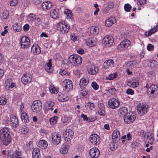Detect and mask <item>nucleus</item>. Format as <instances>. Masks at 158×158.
Returning a JSON list of instances; mask_svg holds the SVG:
<instances>
[{"mask_svg":"<svg viewBox=\"0 0 158 158\" xmlns=\"http://www.w3.org/2000/svg\"><path fill=\"white\" fill-rule=\"evenodd\" d=\"M69 59L72 64L74 66L80 64L82 61L81 57L76 54L70 55L69 57Z\"/></svg>","mask_w":158,"mask_h":158,"instance_id":"1","label":"nucleus"},{"mask_svg":"<svg viewBox=\"0 0 158 158\" xmlns=\"http://www.w3.org/2000/svg\"><path fill=\"white\" fill-rule=\"evenodd\" d=\"M74 132L71 129H66L63 134V136L65 141L67 142L66 143L67 146L71 144V139L73 138Z\"/></svg>","mask_w":158,"mask_h":158,"instance_id":"2","label":"nucleus"},{"mask_svg":"<svg viewBox=\"0 0 158 158\" xmlns=\"http://www.w3.org/2000/svg\"><path fill=\"white\" fill-rule=\"evenodd\" d=\"M42 107L41 102L39 100H35L33 102L31 108L34 112L37 113L40 112Z\"/></svg>","mask_w":158,"mask_h":158,"instance_id":"3","label":"nucleus"},{"mask_svg":"<svg viewBox=\"0 0 158 158\" xmlns=\"http://www.w3.org/2000/svg\"><path fill=\"white\" fill-rule=\"evenodd\" d=\"M58 30L60 31L67 33L69 30L70 26L65 22H62L58 23L57 26Z\"/></svg>","mask_w":158,"mask_h":158,"instance_id":"4","label":"nucleus"},{"mask_svg":"<svg viewBox=\"0 0 158 158\" xmlns=\"http://www.w3.org/2000/svg\"><path fill=\"white\" fill-rule=\"evenodd\" d=\"M20 44L21 48H27L30 45V40L27 36H22L20 39Z\"/></svg>","mask_w":158,"mask_h":158,"instance_id":"5","label":"nucleus"},{"mask_svg":"<svg viewBox=\"0 0 158 158\" xmlns=\"http://www.w3.org/2000/svg\"><path fill=\"white\" fill-rule=\"evenodd\" d=\"M147 94L148 95H153V97L158 94V87L156 84H153L150 85L148 88Z\"/></svg>","mask_w":158,"mask_h":158,"instance_id":"6","label":"nucleus"},{"mask_svg":"<svg viewBox=\"0 0 158 158\" xmlns=\"http://www.w3.org/2000/svg\"><path fill=\"white\" fill-rule=\"evenodd\" d=\"M136 118V114L131 112H129L124 118L125 123L127 124H130L133 123Z\"/></svg>","mask_w":158,"mask_h":158,"instance_id":"7","label":"nucleus"},{"mask_svg":"<svg viewBox=\"0 0 158 158\" xmlns=\"http://www.w3.org/2000/svg\"><path fill=\"white\" fill-rule=\"evenodd\" d=\"M120 104V102L118 99L114 98H112L109 100L108 102V105L110 108L115 109L118 107Z\"/></svg>","mask_w":158,"mask_h":158,"instance_id":"8","label":"nucleus"},{"mask_svg":"<svg viewBox=\"0 0 158 158\" xmlns=\"http://www.w3.org/2000/svg\"><path fill=\"white\" fill-rule=\"evenodd\" d=\"M131 42L128 40H126L122 41L118 46V49L120 51L126 50L130 45Z\"/></svg>","mask_w":158,"mask_h":158,"instance_id":"9","label":"nucleus"},{"mask_svg":"<svg viewBox=\"0 0 158 158\" xmlns=\"http://www.w3.org/2000/svg\"><path fill=\"white\" fill-rule=\"evenodd\" d=\"M114 42L113 37L110 35L106 36L103 39L102 42L106 46L110 47Z\"/></svg>","mask_w":158,"mask_h":158,"instance_id":"10","label":"nucleus"},{"mask_svg":"<svg viewBox=\"0 0 158 158\" xmlns=\"http://www.w3.org/2000/svg\"><path fill=\"white\" fill-rule=\"evenodd\" d=\"M87 70L89 74L91 75H94L96 74L98 72V69L93 64L88 65L87 68Z\"/></svg>","mask_w":158,"mask_h":158,"instance_id":"11","label":"nucleus"},{"mask_svg":"<svg viewBox=\"0 0 158 158\" xmlns=\"http://www.w3.org/2000/svg\"><path fill=\"white\" fill-rule=\"evenodd\" d=\"M52 143L54 145H58L61 141V136L57 133H52Z\"/></svg>","mask_w":158,"mask_h":158,"instance_id":"12","label":"nucleus"},{"mask_svg":"<svg viewBox=\"0 0 158 158\" xmlns=\"http://www.w3.org/2000/svg\"><path fill=\"white\" fill-rule=\"evenodd\" d=\"M90 141L94 145H97L100 143V139L99 136L96 134H93L90 135Z\"/></svg>","mask_w":158,"mask_h":158,"instance_id":"13","label":"nucleus"},{"mask_svg":"<svg viewBox=\"0 0 158 158\" xmlns=\"http://www.w3.org/2000/svg\"><path fill=\"white\" fill-rule=\"evenodd\" d=\"M89 154L91 158H97L100 154V151L97 148H93L89 150Z\"/></svg>","mask_w":158,"mask_h":158,"instance_id":"14","label":"nucleus"},{"mask_svg":"<svg viewBox=\"0 0 158 158\" xmlns=\"http://www.w3.org/2000/svg\"><path fill=\"white\" fill-rule=\"evenodd\" d=\"M62 85L67 90H69L73 88L72 82L69 79L65 80L63 82Z\"/></svg>","mask_w":158,"mask_h":158,"instance_id":"15","label":"nucleus"},{"mask_svg":"<svg viewBox=\"0 0 158 158\" xmlns=\"http://www.w3.org/2000/svg\"><path fill=\"white\" fill-rule=\"evenodd\" d=\"M148 107V105L146 104H143L139 106L137 109L139 114L141 115H143L147 113Z\"/></svg>","mask_w":158,"mask_h":158,"instance_id":"16","label":"nucleus"},{"mask_svg":"<svg viewBox=\"0 0 158 158\" xmlns=\"http://www.w3.org/2000/svg\"><path fill=\"white\" fill-rule=\"evenodd\" d=\"M52 3L50 1H46L43 2L41 4L42 10L45 11L49 10L52 6Z\"/></svg>","mask_w":158,"mask_h":158,"instance_id":"17","label":"nucleus"},{"mask_svg":"<svg viewBox=\"0 0 158 158\" xmlns=\"http://www.w3.org/2000/svg\"><path fill=\"white\" fill-rule=\"evenodd\" d=\"M31 80L32 76L29 73L23 74L21 78V81L24 85L30 82Z\"/></svg>","mask_w":158,"mask_h":158,"instance_id":"18","label":"nucleus"},{"mask_svg":"<svg viewBox=\"0 0 158 158\" xmlns=\"http://www.w3.org/2000/svg\"><path fill=\"white\" fill-rule=\"evenodd\" d=\"M21 153L18 151H16L13 152H9L8 155V158H22Z\"/></svg>","mask_w":158,"mask_h":158,"instance_id":"19","label":"nucleus"},{"mask_svg":"<svg viewBox=\"0 0 158 158\" xmlns=\"http://www.w3.org/2000/svg\"><path fill=\"white\" fill-rule=\"evenodd\" d=\"M10 125L13 127H17L19 125L18 119L14 115L10 116Z\"/></svg>","mask_w":158,"mask_h":158,"instance_id":"20","label":"nucleus"},{"mask_svg":"<svg viewBox=\"0 0 158 158\" xmlns=\"http://www.w3.org/2000/svg\"><path fill=\"white\" fill-rule=\"evenodd\" d=\"M89 79L87 77L82 78L80 81V86L81 89L85 88L89 83Z\"/></svg>","mask_w":158,"mask_h":158,"instance_id":"21","label":"nucleus"},{"mask_svg":"<svg viewBox=\"0 0 158 158\" xmlns=\"http://www.w3.org/2000/svg\"><path fill=\"white\" fill-rule=\"evenodd\" d=\"M10 136L9 129L8 127H4L2 128L0 131V137L3 139L4 136L7 138L8 136Z\"/></svg>","mask_w":158,"mask_h":158,"instance_id":"22","label":"nucleus"},{"mask_svg":"<svg viewBox=\"0 0 158 158\" xmlns=\"http://www.w3.org/2000/svg\"><path fill=\"white\" fill-rule=\"evenodd\" d=\"M120 135L119 131L117 130H115L112 135V139L114 143L117 142L120 139Z\"/></svg>","mask_w":158,"mask_h":158,"instance_id":"23","label":"nucleus"},{"mask_svg":"<svg viewBox=\"0 0 158 158\" xmlns=\"http://www.w3.org/2000/svg\"><path fill=\"white\" fill-rule=\"evenodd\" d=\"M97 40L94 38H89L85 40V42L87 45L92 47L95 46L97 44Z\"/></svg>","mask_w":158,"mask_h":158,"instance_id":"24","label":"nucleus"},{"mask_svg":"<svg viewBox=\"0 0 158 158\" xmlns=\"http://www.w3.org/2000/svg\"><path fill=\"white\" fill-rule=\"evenodd\" d=\"M114 65V63L113 61L112 60H109L104 63L103 68L106 69L113 67Z\"/></svg>","mask_w":158,"mask_h":158,"instance_id":"25","label":"nucleus"},{"mask_svg":"<svg viewBox=\"0 0 158 158\" xmlns=\"http://www.w3.org/2000/svg\"><path fill=\"white\" fill-rule=\"evenodd\" d=\"M57 98L58 100L61 102L67 101L69 99L67 94H63L61 93H58Z\"/></svg>","mask_w":158,"mask_h":158,"instance_id":"26","label":"nucleus"},{"mask_svg":"<svg viewBox=\"0 0 158 158\" xmlns=\"http://www.w3.org/2000/svg\"><path fill=\"white\" fill-rule=\"evenodd\" d=\"M116 22L114 17H111L107 19L105 22V25L107 27H110Z\"/></svg>","mask_w":158,"mask_h":158,"instance_id":"27","label":"nucleus"},{"mask_svg":"<svg viewBox=\"0 0 158 158\" xmlns=\"http://www.w3.org/2000/svg\"><path fill=\"white\" fill-rule=\"evenodd\" d=\"M55 104V103L51 101L47 102L46 103V106H45V109L47 110H51V111L53 110V109L52 107Z\"/></svg>","mask_w":158,"mask_h":158,"instance_id":"28","label":"nucleus"},{"mask_svg":"<svg viewBox=\"0 0 158 158\" xmlns=\"http://www.w3.org/2000/svg\"><path fill=\"white\" fill-rule=\"evenodd\" d=\"M4 136V138L3 139L1 137H0V139L3 144L5 145L6 146L7 145L11 142V137L10 136H8L7 138L6 137H5V136Z\"/></svg>","mask_w":158,"mask_h":158,"instance_id":"29","label":"nucleus"},{"mask_svg":"<svg viewBox=\"0 0 158 158\" xmlns=\"http://www.w3.org/2000/svg\"><path fill=\"white\" fill-rule=\"evenodd\" d=\"M99 28L98 27L93 26L90 27V31L91 34L94 35H97L99 32Z\"/></svg>","mask_w":158,"mask_h":158,"instance_id":"30","label":"nucleus"},{"mask_svg":"<svg viewBox=\"0 0 158 158\" xmlns=\"http://www.w3.org/2000/svg\"><path fill=\"white\" fill-rule=\"evenodd\" d=\"M31 51L34 54H39L41 52L40 48L38 45H33L31 48Z\"/></svg>","mask_w":158,"mask_h":158,"instance_id":"31","label":"nucleus"},{"mask_svg":"<svg viewBox=\"0 0 158 158\" xmlns=\"http://www.w3.org/2000/svg\"><path fill=\"white\" fill-rule=\"evenodd\" d=\"M127 85L130 87L135 88L139 85V82L136 80L130 81L127 83Z\"/></svg>","mask_w":158,"mask_h":158,"instance_id":"32","label":"nucleus"},{"mask_svg":"<svg viewBox=\"0 0 158 158\" xmlns=\"http://www.w3.org/2000/svg\"><path fill=\"white\" fill-rule=\"evenodd\" d=\"M158 31V25H156L152 29L148 31V32H145V34L147 36H149Z\"/></svg>","mask_w":158,"mask_h":158,"instance_id":"33","label":"nucleus"},{"mask_svg":"<svg viewBox=\"0 0 158 158\" xmlns=\"http://www.w3.org/2000/svg\"><path fill=\"white\" fill-rule=\"evenodd\" d=\"M33 158H39L40 155V149L37 148H35L32 152Z\"/></svg>","mask_w":158,"mask_h":158,"instance_id":"34","label":"nucleus"},{"mask_svg":"<svg viewBox=\"0 0 158 158\" xmlns=\"http://www.w3.org/2000/svg\"><path fill=\"white\" fill-rule=\"evenodd\" d=\"M50 16L54 19H56L58 17L59 14L55 9H52L50 11Z\"/></svg>","mask_w":158,"mask_h":158,"instance_id":"35","label":"nucleus"},{"mask_svg":"<svg viewBox=\"0 0 158 158\" xmlns=\"http://www.w3.org/2000/svg\"><path fill=\"white\" fill-rule=\"evenodd\" d=\"M22 120L23 122L26 123L29 122V119L27 114L24 111L21 114Z\"/></svg>","mask_w":158,"mask_h":158,"instance_id":"36","label":"nucleus"},{"mask_svg":"<svg viewBox=\"0 0 158 158\" xmlns=\"http://www.w3.org/2000/svg\"><path fill=\"white\" fill-rule=\"evenodd\" d=\"M39 147L42 149H45L48 146L47 142L44 140H40L39 142Z\"/></svg>","mask_w":158,"mask_h":158,"instance_id":"37","label":"nucleus"},{"mask_svg":"<svg viewBox=\"0 0 158 158\" xmlns=\"http://www.w3.org/2000/svg\"><path fill=\"white\" fill-rule=\"evenodd\" d=\"M121 115L123 116V117H125L127 114H128V110L127 108L125 107H123L119 111Z\"/></svg>","mask_w":158,"mask_h":158,"instance_id":"38","label":"nucleus"},{"mask_svg":"<svg viewBox=\"0 0 158 158\" xmlns=\"http://www.w3.org/2000/svg\"><path fill=\"white\" fill-rule=\"evenodd\" d=\"M137 63L135 61H131L128 63L127 65L131 69H132L136 67Z\"/></svg>","mask_w":158,"mask_h":158,"instance_id":"39","label":"nucleus"},{"mask_svg":"<svg viewBox=\"0 0 158 158\" xmlns=\"http://www.w3.org/2000/svg\"><path fill=\"white\" fill-rule=\"evenodd\" d=\"M13 30L17 32H20L22 30V28L20 25L18 23H15L13 26Z\"/></svg>","mask_w":158,"mask_h":158,"instance_id":"40","label":"nucleus"},{"mask_svg":"<svg viewBox=\"0 0 158 158\" xmlns=\"http://www.w3.org/2000/svg\"><path fill=\"white\" fill-rule=\"evenodd\" d=\"M20 131L22 134L25 135L28 133L29 129L28 127L25 126H23L21 128Z\"/></svg>","mask_w":158,"mask_h":158,"instance_id":"41","label":"nucleus"},{"mask_svg":"<svg viewBox=\"0 0 158 158\" xmlns=\"http://www.w3.org/2000/svg\"><path fill=\"white\" fill-rule=\"evenodd\" d=\"M66 142L65 143V144ZM67 145L65 144L63 145L62 147L60 149V152L62 154H65L68 151V148L67 147Z\"/></svg>","mask_w":158,"mask_h":158,"instance_id":"42","label":"nucleus"},{"mask_svg":"<svg viewBox=\"0 0 158 158\" xmlns=\"http://www.w3.org/2000/svg\"><path fill=\"white\" fill-rule=\"evenodd\" d=\"M150 67L152 68H156L158 67V62L154 60H152L150 62Z\"/></svg>","mask_w":158,"mask_h":158,"instance_id":"43","label":"nucleus"},{"mask_svg":"<svg viewBox=\"0 0 158 158\" xmlns=\"http://www.w3.org/2000/svg\"><path fill=\"white\" fill-rule=\"evenodd\" d=\"M139 136L144 138H148V135H147L146 132L143 130H141L139 132Z\"/></svg>","mask_w":158,"mask_h":158,"instance_id":"44","label":"nucleus"},{"mask_svg":"<svg viewBox=\"0 0 158 158\" xmlns=\"http://www.w3.org/2000/svg\"><path fill=\"white\" fill-rule=\"evenodd\" d=\"M58 119L57 116H54L50 119V123L52 125H54L56 124L57 122Z\"/></svg>","mask_w":158,"mask_h":158,"instance_id":"45","label":"nucleus"},{"mask_svg":"<svg viewBox=\"0 0 158 158\" xmlns=\"http://www.w3.org/2000/svg\"><path fill=\"white\" fill-rule=\"evenodd\" d=\"M7 82L6 86L8 87V89H11L15 86V83L12 82L9 80H7Z\"/></svg>","mask_w":158,"mask_h":158,"instance_id":"46","label":"nucleus"},{"mask_svg":"<svg viewBox=\"0 0 158 158\" xmlns=\"http://www.w3.org/2000/svg\"><path fill=\"white\" fill-rule=\"evenodd\" d=\"M7 100L5 97L4 96H0V105H4L6 104Z\"/></svg>","mask_w":158,"mask_h":158,"instance_id":"47","label":"nucleus"},{"mask_svg":"<svg viewBox=\"0 0 158 158\" xmlns=\"http://www.w3.org/2000/svg\"><path fill=\"white\" fill-rule=\"evenodd\" d=\"M28 17V19H29V20L31 22L34 21L36 19V15L33 14H29Z\"/></svg>","mask_w":158,"mask_h":158,"instance_id":"48","label":"nucleus"},{"mask_svg":"<svg viewBox=\"0 0 158 158\" xmlns=\"http://www.w3.org/2000/svg\"><path fill=\"white\" fill-rule=\"evenodd\" d=\"M117 74L116 73H114L113 74H111L106 77V78L109 80H111L115 78Z\"/></svg>","mask_w":158,"mask_h":158,"instance_id":"49","label":"nucleus"},{"mask_svg":"<svg viewBox=\"0 0 158 158\" xmlns=\"http://www.w3.org/2000/svg\"><path fill=\"white\" fill-rule=\"evenodd\" d=\"M147 139H148V143L151 144H153L155 140L153 136L151 135L150 136H148V138Z\"/></svg>","mask_w":158,"mask_h":158,"instance_id":"50","label":"nucleus"},{"mask_svg":"<svg viewBox=\"0 0 158 158\" xmlns=\"http://www.w3.org/2000/svg\"><path fill=\"white\" fill-rule=\"evenodd\" d=\"M108 93L111 95H115L116 94V89L114 88L110 89L107 90Z\"/></svg>","mask_w":158,"mask_h":158,"instance_id":"51","label":"nucleus"},{"mask_svg":"<svg viewBox=\"0 0 158 158\" xmlns=\"http://www.w3.org/2000/svg\"><path fill=\"white\" fill-rule=\"evenodd\" d=\"M82 90H81V94L82 96H85L88 93V91L85 88L81 89Z\"/></svg>","mask_w":158,"mask_h":158,"instance_id":"52","label":"nucleus"},{"mask_svg":"<svg viewBox=\"0 0 158 158\" xmlns=\"http://www.w3.org/2000/svg\"><path fill=\"white\" fill-rule=\"evenodd\" d=\"M50 92L52 94H57L58 93V90L55 87H51L49 88Z\"/></svg>","mask_w":158,"mask_h":158,"instance_id":"53","label":"nucleus"},{"mask_svg":"<svg viewBox=\"0 0 158 158\" xmlns=\"http://www.w3.org/2000/svg\"><path fill=\"white\" fill-rule=\"evenodd\" d=\"M131 8V6L128 4H125L124 6L125 10L127 12L130 11Z\"/></svg>","mask_w":158,"mask_h":158,"instance_id":"54","label":"nucleus"},{"mask_svg":"<svg viewBox=\"0 0 158 158\" xmlns=\"http://www.w3.org/2000/svg\"><path fill=\"white\" fill-rule=\"evenodd\" d=\"M98 114L100 116H104L106 113L105 109L98 110Z\"/></svg>","mask_w":158,"mask_h":158,"instance_id":"55","label":"nucleus"},{"mask_svg":"<svg viewBox=\"0 0 158 158\" xmlns=\"http://www.w3.org/2000/svg\"><path fill=\"white\" fill-rule=\"evenodd\" d=\"M18 2L17 0H10V6H16Z\"/></svg>","mask_w":158,"mask_h":158,"instance_id":"56","label":"nucleus"},{"mask_svg":"<svg viewBox=\"0 0 158 158\" xmlns=\"http://www.w3.org/2000/svg\"><path fill=\"white\" fill-rule=\"evenodd\" d=\"M91 86L94 89L96 90L99 88V86L95 82H93L91 84Z\"/></svg>","mask_w":158,"mask_h":158,"instance_id":"57","label":"nucleus"},{"mask_svg":"<svg viewBox=\"0 0 158 158\" xmlns=\"http://www.w3.org/2000/svg\"><path fill=\"white\" fill-rule=\"evenodd\" d=\"M9 15V13L8 11L5 10L3 11L2 14V17L4 19H6Z\"/></svg>","mask_w":158,"mask_h":158,"instance_id":"58","label":"nucleus"},{"mask_svg":"<svg viewBox=\"0 0 158 158\" xmlns=\"http://www.w3.org/2000/svg\"><path fill=\"white\" fill-rule=\"evenodd\" d=\"M86 106L89 107L91 110H92L94 108V104L92 102H89L86 104Z\"/></svg>","mask_w":158,"mask_h":158,"instance_id":"59","label":"nucleus"},{"mask_svg":"<svg viewBox=\"0 0 158 158\" xmlns=\"http://www.w3.org/2000/svg\"><path fill=\"white\" fill-rule=\"evenodd\" d=\"M126 93L129 95H133L134 94V91L131 89H127Z\"/></svg>","mask_w":158,"mask_h":158,"instance_id":"60","label":"nucleus"},{"mask_svg":"<svg viewBox=\"0 0 158 158\" xmlns=\"http://www.w3.org/2000/svg\"><path fill=\"white\" fill-rule=\"evenodd\" d=\"M117 145L115 143H112L110 145V149L112 151H114L117 148Z\"/></svg>","mask_w":158,"mask_h":158,"instance_id":"61","label":"nucleus"},{"mask_svg":"<svg viewBox=\"0 0 158 158\" xmlns=\"http://www.w3.org/2000/svg\"><path fill=\"white\" fill-rule=\"evenodd\" d=\"M94 6L96 8V10L94 12V14L97 15L98 14V12L99 11V9L98 8L99 5L98 4H95L94 5Z\"/></svg>","mask_w":158,"mask_h":158,"instance_id":"62","label":"nucleus"},{"mask_svg":"<svg viewBox=\"0 0 158 158\" xmlns=\"http://www.w3.org/2000/svg\"><path fill=\"white\" fill-rule=\"evenodd\" d=\"M105 109L103 103H100L98 105V110Z\"/></svg>","mask_w":158,"mask_h":158,"instance_id":"63","label":"nucleus"},{"mask_svg":"<svg viewBox=\"0 0 158 158\" xmlns=\"http://www.w3.org/2000/svg\"><path fill=\"white\" fill-rule=\"evenodd\" d=\"M81 117L82 118H83L84 120L89 122V118L87 117L86 115L82 114L81 115Z\"/></svg>","mask_w":158,"mask_h":158,"instance_id":"64","label":"nucleus"}]
</instances>
